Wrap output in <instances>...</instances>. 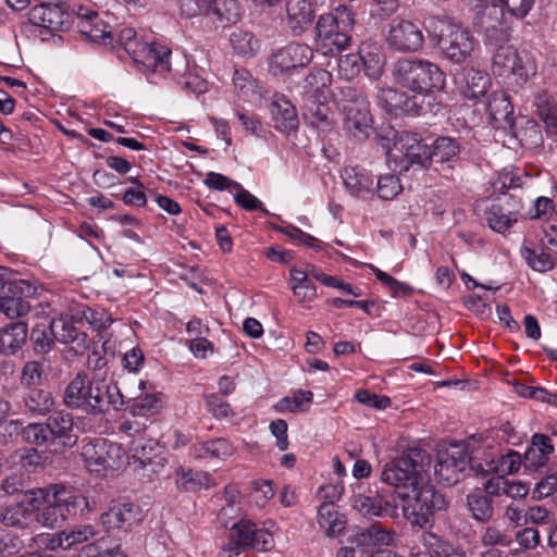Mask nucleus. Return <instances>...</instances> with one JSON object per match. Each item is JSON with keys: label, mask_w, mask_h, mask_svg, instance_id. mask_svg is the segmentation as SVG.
<instances>
[{"label": "nucleus", "mask_w": 557, "mask_h": 557, "mask_svg": "<svg viewBox=\"0 0 557 557\" xmlns=\"http://www.w3.org/2000/svg\"><path fill=\"white\" fill-rule=\"evenodd\" d=\"M401 140L405 152L398 164L399 172H407L416 165L420 170H433L445 178H454L462 152V144L458 138L437 136L429 145L421 134L408 132Z\"/></svg>", "instance_id": "1"}, {"label": "nucleus", "mask_w": 557, "mask_h": 557, "mask_svg": "<svg viewBox=\"0 0 557 557\" xmlns=\"http://www.w3.org/2000/svg\"><path fill=\"white\" fill-rule=\"evenodd\" d=\"M63 404L70 409L98 416L108 412L111 408L122 409L125 399L115 383L78 372L64 389Z\"/></svg>", "instance_id": "2"}, {"label": "nucleus", "mask_w": 557, "mask_h": 557, "mask_svg": "<svg viewBox=\"0 0 557 557\" xmlns=\"http://www.w3.org/2000/svg\"><path fill=\"white\" fill-rule=\"evenodd\" d=\"M356 25V12L350 5L338 4L321 14L315 23L314 45L317 51L333 55L346 49L351 41Z\"/></svg>", "instance_id": "3"}, {"label": "nucleus", "mask_w": 557, "mask_h": 557, "mask_svg": "<svg viewBox=\"0 0 557 557\" xmlns=\"http://www.w3.org/2000/svg\"><path fill=\"white\" fill-rule=\"evenodd\" d=\"M430 462V455L424 449L409 447L400 457L384 466L381 480L394 486L400 498H410V492L417 491L423 482L422 474Z\"/></svg>", "instance_id": "4"}, {"label": "nucleus", "mask_w": 557, "mask_h": 557, "mask_svg": "<svg viewBox=\"0 0 557 557\" xmlns=\"http://www.w3.org/2000/svg\"><path fill=\"white\" fill-rule=\"evenodd\" d=\"M397 85L419 96L440 91L445 87V74L429 60L409 57L398 59L392 67Z\"/></svg>", "instance_id": "5"}, {"label": "nucleus", "mask_w": 557, "mask_h": 557, "mask_svg": "<svg viewBox=\"0 0 557 557\" xmlns=\"http://www.w3.org/2000/svg\"><path fill=\"white\" fill-rule=\"evenodd\" d=\"M425 28L448 61L462 64L470 60L474 38L467 28L446 16L430 17Z\"/></svg>", "instance_id": "6"}, {"label": "nucleus", "mask_w": 557, "mask_h": 557, "mask_svg": "<svg viewBox=\"0 0 557 557\" xmlns=\"http://www.w3.org/2000/svg\"><path fill=\"white\" fill-rule=\"evenodd\" d=\"M492 72L503 78L508 87L518 90L535 74V66L525 53H520L512 45L500 46L493 53Z\"/></svg>", "instance_id": "7"}, {"label": "nucleus", "mask_w": 557, "mask_h": 557, "mask_svg": "<svg viewBox=\"0 0 557 557\" xmlns=\"http://www.w3.org/2000/svg\"><path fill=\"white\" fill-rule=\"evenodd\" d=\"M413 496L404 506V515L412 527L431 528L436 513L447 510L449 500L432 484H423L412 492Z\"/></svg>", "instance_id": "8"}, {"label": "nucleus", "mask_w": 557, "mask_h": 557, "mask_svg": "<svg viewBox=\"0 0 557 557\" xmlns=\"http://www.w3.org/2000/svg\"><path fill=\"white\" fill-rule=\"evenodd\" d=\"M469 463L468 445L463 442L451 443L436 454L435 476L441 483L448 486L455 485L460 481Z\"/></svg>", "instance_id": "9"}, {"label": "nucleus", "mask_w": 557, "mask_h": 557, "mask_svg": "<svg viewBox=\"0 0 557 557\" xmlns=\"http://www.w3.org/2000/svg\"><path fill=\"white\" fill-rule=\"evenodd\" d=\"M274 546L272 533L259 529L251 520L240 519L230 528L228 552L238 556L242 550L251 548L258 552H268Z\"/></svg>", "instance_id": "10"}, {"label": "nucleus", "mask_w": 557, "mask_h": 557, "mask_svg": "<svg viewBox=\"0 0 557 557\" xmlns=\"http://www.w3.org/2000/svg\"><path fill=\"white\" fill-rule=\"evenodd\" d=\"M82 457L92 471H114L122 467L124 451L119 444L99 437L83 445Z\"/></svg>", "instance_id": "11"}, {"label": "nucleus", "mask_w": 557, "mask_h": 557, "mask_svg": "<svg viewBox=\"0 0 557 557\" xmlns=\"http://www.w3.org/2000/svg\"><path fill=\"white\" fill-rule=\"evenodd\" d=\"M386 45L394 51L414 53L422 50L424 35L422 27L411 20L394 18L385 34Z\"/></svg>", "instance_id": "12"}, {"label": "nucleus", "mask_w": 557, "mask_h": 557, "mask_svg": "<svg viewBox=\"0 0 557 557\" xmlns=\"http://www.w3.org/2000/svg\"><path fill=\"white\" fill-rule=\"evenodd\" d=\"M37 286L23 278H14L0 299V310L10 319L23 317L30 310L32 298Z\"/></svg>", "instance_id": "13"}, {"label": "nucleus", "mask_w": 557, "mask_h": 557, "mask_svg": "<svg viewBox=\"0 0 557 557\" xmlns=\"http://www.w3.org/2000/svg\"><path fill=\"white\" fill-rule=\"evenodd\" d=\"M351 507L366 518H385L392 517L395 511L387 492L369 487L366 493L354 494L350 497Z\"/></svg>", "instance_id": "14"}, {"label": "nucleus", "mask_w": 557, "mask_h": 557, "mask_svg": "<svg viewBox=\"0 0 557 557\" xmlns=\"http://www.w3.org/2000/svg\"><path fill=\"white\" fill-rule=\"evenodd\" d=\"M313 58L312 49L305 44L290 42L272 54L271 70L284 74L306 67Z\"/></svg>", "instance_id": "15"}, {"label": "nucleus", "mask_w": 557, "mask_h": 557, "mask_svg": "<svg viewBox=\"0 0 557 557\" xmlns=\"http://www.w3.org/2000/svg\"><path fill=\"white\" fill-rule=\"evenodd\" d=\"M305 121L322 133H329L335 124V114L325 98L318 92H309L304 96L301 106Z\"/></svg>", "instance_id": "16"}, {"label": "nucleus", "mask_w": 557, "mask_h": 557, "mask_svg": "<svg viewBox=\"0 0 557 557\" xmlns=\"http://www.w3.org/2000/svg\"><path fill=\"white\" fill-rule=\"evenodd\" d=\"M76 27L85 39L94 44L115 47L111 27L100 18L96 11L79 7L76 12Z\"/></svg>", "instance_id": "17"}, {"label": "nucleus", "mask_w": 557, "mask_h": 557, "mask_svg": "<svg viewBox=\"0 0 557 557\" xmlns=\"http://www.w3.org/2000/svg\"><path fill=\"white\" fill-rule=\"evenodd\" d=\"M143 520L141 508L131 502H113L100 516L101 524L108 530L128 531Z\"/></svg>", "instance_id": "18"}, {"label": "nucleus", "mask_w": 557, "mask_h": 557, "mask_svg": "<svg viewBox=\"0 0 557 557\" xmlns=\"http://www.w3.org/2000/svg\"><path fill=\"white\" fill-rule=\"evenodd\" d=\"M172 54L170 48L154 41H139L128 54L133 61L150 72L165 73L171 71L169 59Z\"/></svg>", "instance_id": "19"}, {"label": "nucleus", "mask_w": 557, "mask_h": 557, "mask_svg": "<svg viewBox=\"0 0 557 557\" xmlns=\"http://www.w3.org/2000/svg\"><path fill=\"white\" fill-rule=\"evenodd\" d=\"M487 112L494 128L518 137L511 99L505 90H495L488 96Z\"/></svg>", "instance_id": "20"}, {"label": "nucleus", "mask_w": 557, "mask_h": 557, "mask_svg": "<svg viewBox=\"0 0 557 557\" xmlns=\"http://www.w3.org/2000/svg\"><path fill=\"white\" fill-rule=\"evenodd\" d=\"M49 488L67 520L75 519L95 509V502L90 503L79 490L73 486L54 484Z\"/></svg>", "instance_id": "21"}, {"label": "nucleus", "mask_w": 557, "mask_h": 557, "mask_svg": "<svg viewBox=\"0 0 557 557\" xmlns=\"http://www.w3.org/2000/svg\"><path fill=\"white\" fill-rule=\"evenodd\" d=\"M393 533L381 524L368 528H355L347 537V543L360 555H366L379 545H389Z\"/></svg>", "instance_id": "22"}, {"label": "nucleus", "mask_w": 557, "mask_h": 557, "mask_svg": "<svg viewBox=\"0 0 557 557\" xmlns=\"http://www.w3.org/2000/svg\"><path fill=\"white\" fill-rule=\"evenodd\" d=\"M12 403L33 416H46L54 407V398L48 388L34 387L22 389L21 394L10 395Z\"/></svg>", "instance_id": "23"}, {"label": "nucleus", "mask_w": 557, "mask_h": 557, "mask_svg": "<svg viewBox=\"0 0 557 557\" xmlns=\"http://www.w3.org/2000/svg\"><path fill=\"white\" fill-rule=\"evenodd\" d=\"M47 425L54 446L72 448L78 441L73 416L63 410L54 411L47 419Z\"/></svg>", "instance_id": "24"}, {"label": "nucleus", "mask_w": 557, "mask_h": 557, "mask_svg": "<svg viewBox=\"0 0 557 557\" xmlns=\"http://www.w3.org/2000/svg\"><path fill=\"white\" fill-rule=\"evenodd\" d=\"M66 5H54L45 9H30L28 12L29 22L36 26L47 28L51 32H62L70 27L71 15Z\"/></svg>", "instance_id": "25"}, {"label": "nucleus", "mask_w": 557, "mask_h": 557, "mask_svg": "<svg viewBox=\"0 0 557 557\" xmlns=\"http://www.w3.org/2000/svg\"><path fill=\"white\" fill-rule=\"evenodd\" d=\"M57 341L62 344L71 345V350L76 355H82L88 348V336L79 331L67 318L60 317L51 320Z\"/></svg>", "instance_id": "26"}, {"label": "nucleus", "mask_w": 557, "mask_h": 557, "mask_svg": "<svg viewBox=\"0 0 557 557\" xmlns=\"http://www.w3.org/2000/svg\"><path fill=\"white\" fill-rule=\"evenodd\" d=\"M28 480L22 473H12L1 482V488L9 495H21V499L32 507H39L46 497V490L30 488Z\"/></svg>", "instance_id": "27"}, {"label": "nucleus", "mask_w": 557, "mask_h": 557, "mask_svg": "<svg viewBox=\"0 0 557 557\" xmlns=\"http://www.w3.org/2000/svg\"><path fill=\"white\" fill-rule=\"evenodd\" d=\"M287 26L299 36L305 33L314 20V9L310 0H287Z\"/></svg>", "instance_id": "28"}, {"label": "nucleus", "mask_w": 557, "mask_h": 557, "mask_svg": "<svg viewBox=\"0 0 557 557\" xmlns=\"http://www.w3.org/2000/svg\"><path fill=\"white\" fill-rule=\"evenodd\" d=\"M273 127L288 133L297 129L299 120L295 106L283 95H274L270 106Z\"/></svg>", "instance_id": "29"}, {"label": "nucleus", "mask_w": 557, "mask_h": 557, "mask_svg": "<svg viewBox=\"0 0 557 557\" xmlns=\"http://www.w3.org/2000/svg\"><path fill=\"white\" fill-rule=\"evenodd\" d=\"M456 82L460 84L462 94L468 99H479L483 97L491 86V77L486 72L473 67L463 69L456 76Z\"/></svg>", "instance_id": "30"}, {"label": "nucleus", "mask_w": 557, "mask_h": 557, "mask_svg": "<svg viewBox=\"0 0 557 557\" xmlns=\"http://www.w3.org/2000/svg\"><path fill=\"white\" fill-rule=\"evenodd\" d=\"M344 114L343 127L350 136L358 140H364L370 136L373 120L369 104L356 109L349 108Z\"/></svg>", "instance_id": "31"}, {"label": "nucleus", "mask_w": 557, "mask_h": 557, "mask_svg": "<svg viewBox=\"0 0 557 557\" xmlns=\"http://www.w3.org/2000/svg\"><path fill=\"white\" fill-rule=\"evenodd\" d=\"M342 178L346 188L355 197L367 198L374 193V176L364 169L345 168Z\"/></svg>", "instance_id": "32"}, {"label": "nucleus", "mask_w": 557, "mask_h": 557, "mask_svg": "<svg viewBox=\"0 0 557 557\" xmlns=\"http://www.w3.org/2000/svg\"><path fill=\"white\" fill-rule=\"evenodd\" d=\"M27 324L17 321L0 329V352L5 356L16 354L26 343Z\"/></svg>", "instance_id": "33"}, {"label": "nucleus", "mask_w": 557, "mask_h": 557, "mask_svg": "<svg viewBox=\"0 0 557 557\" xmlns=\"http://www.w3.org/2000/svg\"><path fill=\"white\" fill-rule=\"evenodd\" d=\"M359 52L364 74L371 79H379L385 65L382 48L376 44L363 41L359 46Z\"/></svg>", "instance_id": "34"}, {"label": "nucleus", "mask_w": 557, "mask_h": 557, "mask_svg": "<svg viewBox=\"0 0 557 557\" xmlns=\"http://www.w3.org/2000/svg\"><path fill=\"white\" fill-rule=\"evenodd\" d=\"M466 507L478 522L487 523L494 517V499L480 488H474L467 495Z\"/></svg>", "instance_id": "35"}, {"label": "nucleus", "mask_w": 557, "mask_h": 557, "mask_svg": "<svg viewBox=\"0 0 557 557\" xmlns=\"http://www.w3.org/2000/svg\"><path fill=\"white\" fill-rule=\"evenodd\" d=\"M39 507H32L23 499L0 510V522L5 527L26 529L33 520L34 510Z\"/></svg>", "instance_id": "36"}, {"label": "nucleus", "mask_w": 557, "mask_h": 557, "mask_svg": "<svg viewBox=\"0 0 557 557\" xmlns=\"http://www.w3.org/2000/svg\"><path fill=\"white\" fill-rule=\"evenodd\" d=\"M175 483L177 488L182 491L197 492L213 486L214 480L207 472L178 468L175 472Z\"/></svg>", "instance_id": "37"}, {"label": "nucleus", "mask_w": 557, "mask_h": 557, "mask_svg": "<svg viewBox=\"0 0 557 557\" xmlns=\"http://www.w3.org/2000/svg\"><path fill=\"white\" fill-rule=\"evenodd\" d=\"M504 8L495 2L483 0L474 5L473 25L478 32L504 21Z\"/></svg>", "instance_id": "38"}, {"label": "nucleus", "mask_w": 557, "mask_h": 557, "mask_svg": "<svg viewBox=\"0 0 557 557\" xmlns=\"http://www.w3.org/2000/svg\"><path fill=\"white\" fill-rule=\"evenodd\" d=\"M533 106L535 114L544 122L547 131L557 135V104L552 96L545 90L536 92Z\"/></svg>", "instance_id": "39"}, {"label": "nucleus", "mask_w": 557, "mask_h": 557, "mask_svg": "<svg viewBox=\"0 0 557 557\" xmlns=\"http://www.w3.org/2000/svg\"><path fill=\"white\" fill-rule=\"evenodd\" d=\"M318 522L329 536L338 535L346 524L344 516L338 513L333 500L320 505Z\"/></svg>", "instance_id": "40"}, {"label": "nucleus", "mask_w": 557, "mask_h": 557, "mask_svg": "<svg viewBox=\"0 0 557 557\" xmlns=\"http://www.w3.org/2000/svg\"><path fill=\"white\" fill-rule=\"evenodd\" d=\"M45 503L42 509L37 513V520L44 527L54 529L61 528L67 518L64 512L61 510V507L55 498H53V494L50 488L46 490V497L41 500V504Z\"/></svg>", "instance_id": "41"}, {"label": "nucleus", "mask_w": 557, "mask_h": 557, "mask_svg": "<svg viewBox=\"0 0 557 557\" xmlns=\"http://www.w3.org/2000/svg\"><path fill=\"white\" fill-rule=\"evenodd\" d=\"M47 380L48 372L39 360H28L21 368L18 383L22 389L41 387Z\"/></svg>", "instance_id": "42"}, {"label": "nucleus", "mask_w": 557, "mask_h": 557, "mask_svg": "<svg viewBox=\"0 0 557 557\" xmlns=\"http://www.w3.org/2000/svg\"><path fill=\"white\" fill-rule=\"evenodd\" d=\"M423 546L431 556L436 557H467L466 553L432 532H424L421 537Z\"/></svg>", "instance_id": "43"}, {"label": "nucleus", "mask_w": 557, "mask_h": 557, "mask_svg": "<svg viewBox=\"0 0 557 557\" xmlns=\"http://www.w3.org/2000/svg\"><path fill=\"white\" fill-rule=\"evenodd\" d=\"M131 457L134 463H138L140 468H145L152 462L159 453V445L152 438L139 437L132 441L129 445Z\"/></svg>", "instance_id": "44"}, {"label": "nucleus", "mask_w": 557, "mask_h": 557, "mask_svg": "<svg viewBox=\"0 0 557 557\" xmlns=\"http://www.w3.org/2000/svg\"><path fill=\"white\" fill-rule=\"evenodd\" d=\"M29 339L36 355H46L51 351L57 341L51 322L36 324L30 332Z\"/></svg>", "instance_id": "45"}, {"label": "nucleus", "mask_w": 557, "mask_h": 557, "mask_svg": "<svg viewBox=\"0 0 557 557\" xmlns=\"http://www.w3.org/2000/svg\"><path fill=\"white\" fill-rule=\"evenodd\" d=\"M128 410L134 417H149L157 414L163 404L158 394H145L132 398L128 401Z\"/></svg>", "instance_id": "46"}, {"label": "nucleus", "mask_w": 557, "mask_h": 557, "mask_svg": "<svg viewBox=\"0 0 557 557\" xmlns=\"http://www.w3.org/2000/svg\"><path fill=\"white\" fill-rule=\"evenodd\" d=\"M240 13L242 8L237 0H214L209 16L226 25L238 22Z\"/></svg>", "instance_id": "47"}, {"label": "nucleus", "mask_w": 557, "mask_h": 557, "mask_svg": "<svg viewBox=\"0 0 557 557\" xmlns=\"http://www.w3.org/2000/svg\"><path fill=\"white\" fill-rule=\"evenodd\" d=\"M312 400L313 393L311 391L297 389L292 397L281 398L273 408L276 412L307 411Z\"/></svg>", "instance_id": "48"}, {"label": "nucleus", "mask_w": 557, "mask_h": 557, "mask_svg": "<svg viewBox=\"0 0 557 557\" xmlns=\"http://www.w3.org/2000/svg\"><path fill=\"white\" fill-rule=\"evenodd\" d=\"M335 99L344 112H347L349 108L356 109L369 104L368 99L362 90L350 85L337 87Z\"/></svg>", "instance_id": "49"}, {"label": "nucleus", "mask_w": 557, "mask_h": 557, "mask_svg": "<svg viewBox=\"0 0 557 557\" xmlns=\"http://www.w3.org/2000/svg\"><path fill=\"white\" fill-rule=\"evenodd\" d=\"M233 49L243 57H253L259 49V41L252 33L237 29L230 36Z\"/></svg>", "instance_id": "50"}, {"label": "nucleus", "mask_w": 557, "mask_h": 557, "mask_svg": "<svg viewBox=\"0 0 557 557\" xmlns=\"http://www.w3.org/2000/svg\"><path fill=\"white\" fill-rule=\"evenodd\" d=\"M233 85L238 96L245 100H251L258 94V83L246 69H235Z\"/></svg>", "instance_id": "51"}, {"label": "nucleus", "mask_w": 557, "mask_h": 557, "mask_svg": "<svg viewBox=\"0 0 557 557\" xmlns=\"http://www.w3.org/2000/svg\"><path fill=\"white\" fill-rule=\"evenodd\" d=\"M521 255L527 261L528 265L539 272L549 271L555 267L556 263V255L546 252L543 248L537 251L529 247H523Z\"/></svg>", "instance_id": "52"}, {"label": "nucleus", "mask_w": 557, "mask_h": 557, "mask_svg": "<svg viewBox=\"0 0 557 557\" xmlns=\"http://www.w3.org/2000/svg\"><path fill=\"white\" fill-rule=\"evenodd\" d=\"M22 438L24 442L30 445L41 446H54L49 433L47 422L45 423H29L24 426L22 431Z\"/></svg>", "instance_id": "53"}, {"label": "nucleus", "mask_w": 557, "mask_h": 557, "mask_svg": "<svg viewBox=\"0 0 557 557\" xmlns=\"http://www.w3.org/2000/svg\"><path fill=\"white\" fill-rule=\"evenodd\" d=\"M479 33L482 34L484 44L494 47L495 50L500 46H508L510 28L506 25L505 21L498 23V25L490 26L488 29L484 28Z\"/></svg>", "instance_id": "54"}, {"label": "nucleus", "mask_w": 557, "mask_h": 557, "mask_svg": "<svg viewBox=\"0 0 557 557\" xmlns=\"http://www.w3.org/2000/svg\"><path fill=\"white\" fill-rule=\"evenodd\" d=\"M486 220L490 227L498 233H503L515 222L511 215H507V212L504 211L503 207L499 206L496 201H494L486 212Z\"/></svg>", "instance_id": "55"}, {"label": "nucleus", "mask_w": 557, "mask_h": 557, "mask_svg": "<svg viewBox=\"0 0 557 557\" xmlns=\"http://www.w3.org/2000/svg\"><path fill=\"white\" fill-rule=\"evenodd\" d=\"M96 531L92 525H84L71 532H61L58 536V544L63 549H70L76 544L84 543L95 536Z\"/></svg>", "instance_id": "56"}, {"label": "nucleus", "mask_w": 557, "mask_h": 557, "mask_svg": "<svg viewBox=\"0 0 557 557\" xmlns=\"http://www.w3.org/2000/svg\"><path fill=\"white\" fill-rule=\"evenodd\" d=\"M233 453V447L228 441L224 438H215L212 441L205 442L200 448L198 449L199 457L207 458H225L231 456Z\"/></svg>", "instance_id": "57"}, {"label": "nucleus", "mask_w": 557, "mask_h": 557, "mask_svg": "<svg viewBox=\"0 0 557 557\" xmlns=\"http://www.w3.org/2000/svg\"><path fill=\"white\" fill-rule=\"evenodd\" d=\"M370 269L375 275V277L386 287L389 288L394 297L397 296H408L411 295L413 292V288L409 286L406 283L399 282L393 276L388 275L384 271L380 270L379 268L370 264Z\"/></svg>", "instance_id": "58"}, {"label": "nucleus", "mask_w": 557, "mask_h": 557, "mask_svg": "<svg viewBox=\"0 0 557 557\" xmlns=\"http://www.w3.org/2000/svg\"><path fill=\"white\" fill-rule=\"evenodd\" d=\"M25 547L24 541L12 531H0V556L12 557Z\"/></svg>", "instance_id": "59"}, {"label": "nucleus", "mask_w": 557, "mask_h": 557, "mask_svg": "<svg viewBox=\"0 0 557 557\" xmlns=\"http://www.w3.org/2000/svg\"><path fill=\"white\" fill-rule=\"evenodd\" d=\"M494 201L502 206L504 211L507 212V215H511L515 222L521 216L523 202L522 197L517 193L503 191Z\"/></svg>", "instance_id": "60"}, {"label": "nucleus", "mask_w": 557, "mask_h": 557, "mask_svg": "<svg viewBox=\"0 0 557 557\" xmlns=\"http://www.w3.org/2000/svg\"><path fill=\"white\" fill-rule=\"evenodd\" d=\"M376 189L380 198L391 200L400 193V181L393 174L382 175L377 180Z\"/></svg>", "instance_id": "61"}, {"label": "nucleus", "mask_w": 557, "mask_h": 557, "mask_svg": "<svg viewBox=\"0 0 557 557\" xmlns=\"http://www.w3.org/2000/svg\"><path fill=\"white\" fill-rule=\"evenodd\" d=\"M361 59L360 52L357 54L350 53L346 55H342L338 59V71L339 74L346 79H352L360 73L361 70Z\"/></svg>", "instance_id": "62"}, {"label": "nucleus", "mask_w": 557, "mask_h": 557, "mask_svg": "<svg viewBox=\"0 0 557 557\" xmlns=\"http://www.w3.org/2000/svg\"><path fill=\"white\" fill-rule=\"evenodd\" d=\"M206 407L215 418H227L233 414L230 404L213 393L205 396Z\"/></svg>", "instance_id": "63"}, {"label": "nucleus", "mask_w": 557, "mask_h": 557, "mask_svg": "<svg viewBox=\"0 0 557 557\" xmlns=\"http://www.w3.org/2000/svg\"><path fill=\"white\" fill-rule=\"evenodd\" d=\"M557 490V471L542 478L532 491L534 499H543L548 497Z\"/></svg>", "instance_id": "64"}]
</instances>
